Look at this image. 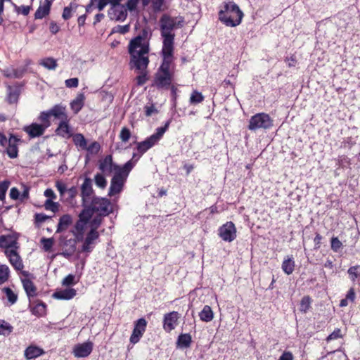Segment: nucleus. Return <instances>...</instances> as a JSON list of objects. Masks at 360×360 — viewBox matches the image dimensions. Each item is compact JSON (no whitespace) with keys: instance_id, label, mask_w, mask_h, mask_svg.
<instances>
[{"instance_id":"nucleus-34","label":"nucleus","mask_w":360,"mask_h":360,"mask_svg":"<svg viewBox=\"0 0 360 360\" xmlns=\"http://www.w3.org/2000/svg\"><path fill=\"white\" fill-rule=\"evenodd\" d=\"M52 1L46 0V3L44 5H40L34 13L35 19H42L45 16L48 15L51 11Z\"/></svg>"},{"instance_id":"nucleus-27","label":"nucleus","mask_w":360,"mask_h":360,"mask_svg":"<svg viewBox=\"0 0 360 360\" xmlns=\"http://www.w3.org/2000/svg\"><path fill=\"white\" fill-rule=\"evenodd\" d=\"M77 295V291L75 289L72 288H68L65 289H60L56 290L52 297L56 300H70L72 299Z\"/></svg>"},{"instance_id":"nucleus-11","label":"nucleus","mask_w":360,"mask_h":360,"mask_svg":"<svg viewBox=\"0 0 360 360\" xmlns=\"http://www.w3.org/2000/svg\"><path fill=\"white\" fill-rule=\"evenodd\" d=\"M135 165L136 162L131 159L125 162L122 166L115 164L112 167V171L114 172L112 177L126 182L130 172L134 167Z\"/></svg>"},{"instance_id":"nucleus-21","label":"nucleus","mask_w":360,"mask_h":360,"mask_svg":"<svg viewBox=\"0 0 360 360\" xmlns=\"http://www.w3.org/2000/svg\"><path fill=\"white\" fill-rule=\"evenodd\" d=\"M22 130L30 139H35L41 136L46 129L38 122H32L29 125L24 126Z\"/></svg>"},{"instance_id":"nucleus-2","label":"nucleus","mask_w":360,"mask_h":360,"mask_svg":"<svg viewBox=\"0 0 360 360\" xmlns=\"http://www.w3.org/2000/svg\"><path fill=\"white\" fill-rule=\"evenodd\" d=\"M244 13L233 1H224L223 8L218 12L219 20L226 27H236L243 20Z\"/></svg>"},{"instance_id":"nucleus-35","label":"nucleus","mask_w":360,"mask_h":360,"mask_svg":"<svg viewBox=\"0 0 360 360\" xmlns=\"http://www.w3.org/2000/svg\"><path fill=\"white\" fill-rule=\"evenodd\" d=\"M295 266L294 257L290 255H288L286 258L284 259L281 264V268L285 274L290 275L294 271Z\"/></svg>"},{"instance_id":"nucleus-55","label":"nucleus","mask_w":360,"mask_h":360,"mask_svg":"<svg viewBox=\"0 0 360 360\" xmlns=\"http://www.w3.org/2000/svg\"><path fill=\"white\" fill-rule=\"evenodd\" d=\"M44 205L46 210H51L54 213L58 211L60 207L59 203L53 202V200H46Z\"/></svg>"},{"instance_id":"nucleus-10","label":"nucleus","mask_w":360,"mask_h":360,"mask_svg":"<svg viewBox=\"0 0 360 360\" xmlns=\"http://www.w3.org/2000/svg\"><path fill=\"white\" fill-rule=\"evenodd\" d=\"M151 34L150 27L146 25L136 37L130 40L128 46L141 48L143 47V45L146 44L150 47L149 39Z\"/></svg>"},{"instance_id":"nucleus-62","label":"nucleus","mask_w":360,"mask_h":360,"mask_svg":"<svg viewBox=\"0 0 360 360\" xmlns=\"http://www.w3.org/2000/svg\"><path fill=\"white\" fill-rule=\"evenodd\" d=\"M130 30V25L129 24L124 25H117V27H115L112 30V33L119 32L120 33L124 34L127 33Z\"/></svg>"},{"instance_id":"nucleus-44","label":"nucleus","mask_w":360,"mask_h":360,"mask_svg":"<svg viewBox=\"0 0 360 360\" xmlns=\"http://www.w3.org/2000/svg\"><path fill=\"white\" fill-rule=\"evenodd\" d=\"M72 141L76 146H79L82 149L86 148L87 141L82 134L77 133L73 134Z\"/></svg>"},{"instance_id":"nucleus-59","label":"nucleus","mask_w":360,"mask_h":360,"mask_svg":"<svg viewBox=\"0 0 360 360\" xmlns=\"http://www.w3.org/2000/svg\"><path fill=\"white\" fill-rule=\"evenodd\" d=\"M56 187L60 193L61 198H65L66 192L68 191L66 184L60 180L56 181Z\"/></svg>"},{"instance_id":"nucleus-16","label":"nucleus","mask_w":360,"mask_h":360,"mask_svg":"<svg viewBox=\"0 0 360 360\" xmlns=\"http://www.w3.org/2000/svg\"><path fill=\"white\" fill-rule=\"evenodd\" d=\"M20 142H21V139L18 135L12 133L9 134L8 143L4 148L5 153L10 158L14 159L18 156V145Z\"/></svg>"},{"instance_id":"nucleus-6","label":"nucleus","mask_w":360,"mask_h":360,"mask_svg":"<svg viewBox=\"0 0 360 360\" xmlns=\"http://www.w3.org/2000/svg\"><path fill=\"white\" fill-rule=\"evenodd\" d=\"M89 205L95 208V213L103 216L107 217L113 212L112 208L110 207L111 205L110 200L105 197L93 195Z\"/></svg>"},{"instance_id":"nucleus-51","label":"nucleus","mask_w":360,"mask_h":360,"mask_svg":"<svg viewBox=\"0 0 360 360\" xmlns=\"http://www.w3.org/2000/svg\"><path fill=\"white\" fill-rule=\"evenodd\" d=\"M131 131L127 127H123L120 132L119 138L123 143H127L131 137Z\"/></svg>"},{"instance_id":"nucleus-12","label":"nucleus","mask_w":360,"mask_h":360,"mask_svg":"<svg viewBox=\"0 0 360 360\" xmlns=\"http://www.w3.org/2000/svg\"><path fill=\"white\" fill-rule=\"evenodd\" d=\"M219 236L226 242H232L236 238V228L232 221H227L218 229Z\"/></svg>"},{"instance_id":"nucleus-53","label":"nucleus","mask_w":360,"mask_h":360,"mask_svg":"<svg viewBox=\"0 0 360 360\" xmlns=\"http://www.w3.org/2000/svg\"><path fill=\"white\" fill-rule=\"evenodd\" d=\"M94 181L96 185L101 188L103 189L107 186V180L102 173H97L94 176Z\"/></svg>"},{"instance_id":"nucleus-7","label":"nucleus","mask_w":360,"mask_h":360,"mask_svg":"<svg viewBox=\"0 0 360 360\" xmlns=\"http://www.w3.org/2000/svg\"><path fill=\"white\" fill-rule=\"evenodd\" d=\"M5 255L8 258L11 264L16 271H21V274L26 278H34L33 274L27 271H22L24 267L20 256L17 252V249L6 250Z\"/></svg>"},{"instance_id":"nucleus-24","label":"nucleus","mask_w":360,"mask_h":360,"mask_svg":"<svg viewBox=\"0 0 360 360\" xmlns=\"http://www.w3.org/2000/svg\"><path fill=\"white\" fill-rule=\"evenodd\" d=\"M57 136L63 138L69 139L73 136L72 129L70 124V118L65 120H60L58 127L55 130Z\"/></svg>"},{"instance_id":"nucleus-15","label":"nucleus","mask_w":360,"mask_h":360,"mask_svg":"<svg viewBox=\"0 0 360 360\" xmlns=\"http://www.w3.org/2000/svg\"><path fill=\"white\" fill-rule=\"evenodd\" d=\"M98 232H94L89 231L86 235V238L84 240L83 245L81 247V249L78 250L79 253L84 252L89 255L91 253L94 249L96 242L97 239L99 238Z\"/></svg>"},{"instance_id":"nucleus-58","label":"nucleus","mask_w":360,"mask_h":360,"mask_svg":"<svg viewBox=\"0 0 360 360\" xmlns=\"http://www.w3.org/2000/svg\"><path fill=\"white\" fill-rule=\"evenodd\" d=\"M43 248L46 252L50 251L53 245V239L52 238H42L40 240Z\"/></svg>"},{"instance_id":"nucleus-23","label":"nucleus","mask_w":360,"mask_h":360,"mask_svg":"<svg viewBox=\"0 0 360 360\" xmlns=\"http://www.w3.org/2000/svg\"><path fill=\"white\" fill-rule=\"evenodd\" d=\"M22 84L17 82L14 86H7L6 101L9 104L16 103L18 101Z\"/></svg>"},{"instance_id":"nucleus-50","label":"nucleus","mask_w":360,"mask_h":360,"mask_svg":"<svg viewBox=\"0 0 360 360\" xmlns=\"http://www.w3.org/2000/svg\"><path fill=\"white\" fill-rule=\"evenodd\" d=\"M52 217L48 216L44 213H35L34 216V224L36 227H40L41 225L47 219Z\"/></svg>"},{"instance_id":"nucleus-20","label":"nucleus","mask_w":360,"mask_h":360,"mask_svg":"<svg viewBox=\"0 0 360 360\" xmlns=\"http://www.w3.org/2000/svg\"><path fill=\"white\" fill-rule=\"evenodd\" d=\"M60 244L64 247H67V248L60 253L61 255L67 259L72 257L76 252L77 244L73 238L68 239L66 236H61L60 237Z\"/></svg>"},{"instance_id":"nucleus-1","label":"nucleus","mask_w":360,"mask_h":360,"mask_svg":"<svg viewBox=\"0 0 360 360\" xmlns=\"http://www.w3.org/2000/svg\"><path fill=\"white\" fill-rule=\"evenodd\" d=\"M171 122L172 119H169L163 126L158 127L155 131L145 140L139 142L134 141L133 143L136 145V147L134 148V152L132 154L131 160L136 163L148 150L158 144L167 131Z\"/></svg>"},{"instance_id":"nucleus-33","label":"nucleus","mask_w":360,"mask_h":360,"mask_svg":"<svg viewBox=\"0 0 360 360\" xmlns=\"http://www.w3.org/2000/svg\"><path fill=\"white\" fill-rule=\"evenodd\" d=\"M192 343V337L190 333H181L176 340V347L181 349L188 348Z\"/></svg>"},{"instance_id":"nucleus-52","label":"nucleus","mask_w":360,"mask_h":360,"mask_svg":"<svg viewBox=\"0 0 360 360\" xmlns=\"http://www.w3.org/2000/svg\"><path fill=\"white\" fill-rule=\"evenodd\" d=\"M342 247V243L339 240L338 237L333 236L330 238V248L334 252H339Z\"/></svg>"},{"instance_id":"nucleus-26","label":"nucleus","mask_w":360,"mask_h":360,"mask_svg":"<svg viewBox=\"0 0 360 360\" xmlns=\"http://www.w3.org/2000/svg\"><path fill=\"white\" fill-rule=\"evenodd\" d=\"M108 15L110 20L123 22L127 17V12L124 6L110 8L108 11Z\"/></svg>"},{"instance_id":"nucleus-43","label":"nucleus","mask_w":360,"mask_h":360,"mask_svg":"<svg viewBox=\"0 0 360 360\" xmlns=\"http://www.w3.org/2000/svg\"><path fill=\"white\" fill-rule=\"evenodd\" d=\"M312 302V299L309 295L304 296L301 300L300 304L299 310L304 314H306L309 309L311 308V304Z\"/></svg>"},{"instance_id":"nucleus-48","label":"nucleus","mask_w":360,"mask_h":360,"mask_svg":"<svg viewBox=\"0 0 360 360\" xmlns=\"http://www.w3.org/2000/svg\"><path fill=\"white\" fill-rule=\"evenodd\" d=\"M10 276V269L6 264L0 265V285L6 282Z\"/></svg>"},{"instance_id":"nucleus-37","label":"nucleus","mask_w":360,"mask_h":360,"mask_svg":"<svg viewBox=\"0 0 360 360\" xmlns=\"http://www.w3.org/2000/svg\"><path fill=\"white\" fill-rule=\"evenodd\" d=\"M72 218L70 214H65L62 215L57 225L56 233H60L68 229V227L72 224Z\"/></svg>"},{"instance_id":"nucleus-19","label":"nucleus","mask_w":360,"mask_h":360,"mask_svg":"<svg viewBox=\"0 0 360 360\" xmlns=\"http://www.w3.org/2000/svg\"><path fill=\"white\" fill-rule=\"evenodd\" d=\"M94 344L91 341H86L84 343L76 345L73 349V354L75 357H87L92 352Z\"/></svg>"},{"instance_id":"nucleus-4","label":"nucleus","mask_w":360,"mask_h":360,"mask_svg":"<svg viewBox=\"0 0 360 360\" xmlns=\"http://www.w3.org/2000/svg\"><path fill=\"white\" fill-rule=\"evenodd\" d=\"M128 46V53L129 54V68H135L139 71L146 70L150 63L147 55L150 51V47L148 45H143V47Z\"/></svg>"},{"instance_id":"nucleus-17","label":"nucleus","mask_w":360,"mask_h":360,"mask_svg":"<svg viewBox=\"0 0 360 360\" xmlns=\"http://www.w3.org/2000/svg\"><path fill=\"white\" fill-rule=\"evenodd\" d=\"M180 318V314L178 311H172L167 313L163 317V328L167 332L170 333L178 325V320Z\"/></svg>"},{"instance_id":"nucleus-57","label":"nucleus","mask_w":360,"mask_h":360,"mask_svg":"<svg viewBox=\"0 0 360 360\" xmlns=\"http://www.w3.org/2000/svg\"><path fill=\"white\" fill-rule=\"evenodd\" d=\"M188 307H189V308L187 310V311L186 312L185 317L186 316H188L189 315H191V318L187 319L188 324L189 326H191L192 327V328L194 329V330H195V327H196L195 321V311H194L193 309H191V307H192L191 304H190Z\"/></svg>"},{"instance_id":"nucleus-47","label":"nucleus","mask_w":360,"mask_h":360,"mask_svg":"<svg viewBox=\"0 0 360 360\" xmlns=\"http://www.w3.org/2000/svg\"><path fill=\"white\" fill-rule=\"evenodd\" d=\"M204 96L201 92L193 90L190 96L189 103L191 105L198 104L204 101Z\"/></svg>"},{"instance_id":"nucleus-39","label":"nucleus","mask_w":360,"mask_h":360,"mask_svg":"<svg viewBox=\"0 0 360 360\" xmlns=\"http://www.w3.org/2000/svg\"><path fill=\"white\" fill-rule=\"evenodd\" d=\"M51 116L48 110L41 111L37 117L38 123L46 129L51 125Z\"/></svg>"},{"instance_id":"nucleus-63","label":"nucleus","mask_w":360,"mask_h":360,"mask_svg":"<svg viewBox=\"0 0 360 360\" xmlns=\"http://www.w3.org/2000/svg\"><path fill=\"white\" fill-rule=\"evenodd\" d=\"M284 61L287 63L288 68L295 67L297 63V57L295 54L291 55L290 57H285Z\"/></svg>"},{"instance_id":"nucleus-18","label":"nucleus","mask_w":360,"mask_h":360,"mask_svg":"<svg viewBox=\"0 0 360 360\" xmlns=\"http://www.w3.org/2000/svg\"><path fill=\"white\" fill-rule=\"evenodd\" d=\"M81 196H82V204L85 202H89L91 200V196L94 193V191L92 186V180L90 177L85 176L84 182L81 185Z\"/></svg>"},{"instance_id":"nucleus-40","label":"nucleus","mask_w":360,"mask_h":360,"mask_svg":"<svg viewBox=\"0 0 360 360\" xmlns=\"http://www.w3.org/2000/svg\"><path fill=\"white\" fill-rule=\"evenodd\" d=\"M31 312L33 315L37 317H41L46 315V304L41 300L31 309Z\"/></svg>"},{"instance_id":"nucleus-8","label":"nucleus","mask_w":360,"mask_h":360,"mask_svg":"<svg viewBox=\"0 0 360 360\" xmlns=\"http://www.w3.org/2000/svg\"><path fill=\"white\" fill-rule=\"evenodd\" d=\"M140 0H127L125 6L129 11L136 10ZM143 7L147 6L151 3L153 11L155 13L162 11V6L165 4V0H141Z\"/></svg>"},{"instance_id":"nucleus-36","label":"nucleus","mask_w":360,"mask_h":360,"mask_svg":"<svg viewBox=\"0 0 360 360\" xmlns=\"http://www.w3.org/2000/svg\"><path fill=\"white\" fill-rule=\"evenodd\" d=\"M85 96L83 93L79 94L75 99L71 101L70 107L75 114H77L84 105Z\"/></svg>"},{"instance_id":"nucleus-46","label":"nucleus","mask_w":360,"mask_h":360,"mask_svg":"<svg viewBox=\"0 0 360 360\" xmlns=\"http://www.w3.org/2000/svg\"><path fill=\"white\" fill-rule=\"evenodd\" d=\"M1 290L6 295L11 305L14 304L17 302L18 295L15 293L11 288L4 287Z\"/></svg>"},{"instance_id":"nucleus-22","label":"nucleus","mask_w":360,"mask_h":360,"mask_svg":"<svg viewBox=\"0 0 360 360\" xmlns=\"http://www.w3.org/2000/svg\"><path fill=\"white\" fill-rule=\"evenodd\" d=\"M162 48L160 52L162 58H174V37H162Z\"/></svg>"},{"instance_id":"nucleus-14","label":"nucleus","mask_w":360,"mask_h":360,"mask_svg":"<svg viewBox=\"0 0 360 360\" xmlns=\"http://www.w3.org/2000/svg\"><path fill=\"white\" fill-rule=\"evenodd\" d=\"M19 237L20 233L16 231H13L11 234L0 236V248L6 250L18 249Z\"/></svg>"},{"instance_id":"nucleus-29","label":"nucleus","mask_w":360,"mask_h":360,"mask_svg":"<svg viewBox=\"0 0 360 360\" xmlns=\"http://www.w3.org/2000/svg\"><path fill=\"white\" fill-rule=\"evenodd\" d=\"M124 184L125 182L122 180L112 177L108 195L112 197L120 193L124 188Z\"/></svg>"},{"instance_id":"nucleus-61","label":"nucleus","mask_w":360,"mask_h":360,"mask_svg":"<svg viewBox=\"0 0 360 360\" xmlns=\"http://www.w3.org/2000/svg\"><path fill=\"white\" fill-rule=\"evenodd\" d=\"M360 266L359 265L352 266L349 268L347 270V273L349 276V278L352 281H355L356 278L358 277L359 274L357 272V269H359Z\"/></svg>"},{"instance_id":"nucleus-25","label":"nucleus","mask_w":360,"mask_h":360,"mask_svg":"<svg viewBox=\"0 0 360 360\" xmlns=\"http://www.w3.org/2000/svg\"><path fill=\"white\" fill-rule=\"evenodd\" d=\"M50 115L56 120H65L69 119L66 111V106L59 103L54 105L51 108L48 110Z\"/></svg>"},{"instance_id":"nucleus-45","label":"nucleus","mask_w":360,"mask_h":360,"mask_svg":"<svg viewBox=\"0 0 360 360\" xmlns=\"http://www.w3.org/2000/svg\"><path fill=\"white\" fill-rule=\"evenodd\" d=\"M13 330V327L4 319H0V335L8 336Z\"/></svg>"},{"instance_id":"nucleus-13","label":"nucleus","mask_w":360,"mask_h":360,"mask_svg":"<svg viewBox=\"0 0 360 360\" xmlns=\"http://www.w3.org/2000/svg\"><path fill=\"white\" fill-rule=\"evenodd\" d=\"M147 323V321L143 317L134 321V329L129 338L131 343L134 345L140 341L146 330Z\"/></svg>"},{"instance_id":"nucleus-38","label":"nucleus","mask_w":360,"mask_h":360,"mask_svg":"<svg viewBox=\"0 0 360 360\" xmlns=\"http://www.w3.org/2000/svg\"><path fill=\"white\" fill-rule=\"evenodd\" d=\"M199 317L202 321L210 322L214 319V312L209 305H205L199 313Z\"/></svg>"},{"instance_id":"nucleus-56","label":"nucleus","mask_w":360,"mask_h":360,"mask_svg":"<svg viewBox=\"0 0 360 360\" xmlns=\"http://www.w3.org/2000/svg\"><path fill=\"white\" fill-rule=\"evenodd\" d=\"M140 74L136 77V85L143 86L148 79V72L146 70L139 71Z\"/></svg>"},{"instance_id":"nucleus-5","label":"nucleus","mask_w":360,"mask_h":360,"mask_svg":"<svg viewBox=\"0 0 360 360\" xmlns=\"http://www.w3.org/2000/svg\"><path fill=\"white\" fill-rule=\"evenodd\" d=\"M274 126V120L266 112H259L252 115L249 120L248 129L255 131L259 129H270Z\"/></svg>"},{"instance_id":"nucleus-31","label":"nucleus","mask_w":360,"mask_h":360,"mask_svg":"<svg viewBox=\"0 0 360 360\" xmlns=\"http://www.w3.org/2000/svg\"><path fill=\"white\" fill-rule=\"evenodd\" d=\"M21 282L23 286V288L26 292L27 296L29 298L34 297L37 295V287L34 284V283L30 278H21Z\"/></svg>"},{"instance_id":"nucleus-60","label":"nucleus","mask_w":360,"mask_h":360,"mask_svg":"<svg viewBox=\"0 0 360 360\" xmlns=\"http://www.w3.org/2000/svg\"><path fill=\"white\" fill-rule=\"evenodd\" d=\"M66 193H68V197L66 198V200L68 202H72L78 193L77 188L76 186H73L70 187L69 189H68Z\"/></svg>"},{"instance_id":"nucleus-64","label":"nucleus","mask_w":360,"mask_h":360,"mask_svg":"<svg viewBox=\"0 0 360 360\" xmlns=\"http://www.w3.org/2000/svg\"><path fill=\"white\" fill-rule=\"evenodd\" d=\"M342 338L341 330L340 328H335L327 338L326 341L329 342L332 340H336Z\"/></svg>"},{"instance_id":"nucleus-42","label":"nucleus","mask_w":360,"mask_h":360,"mask_svg":"<svg viewBox=\"0 0 360 360\" xmlns=\"http://www.w3.org/2000/svg\"><path fill=\"white\" fill-rule=\"evenodd\" d=\"M105 216L101 215L99 214H96V215L92 219H91L89 221V231H94V232H98V229L100 227V226L102 224L103 218Z\"/></svg>"},{"instance_id":"nucleus-54","label":"nucleus","mask_w":360,"mask_h":360,"mask_svg":"<svg viewBox=\"0 0 360 360\" xmlns=\"http://www.w3.org/2000/svg\"><path fill=\"white\" fill-rule=\"evenodd\" d=\"M11 182L8 180H4L0 182V200L5 201L7 190Z\"/></svg>"},{"instance_id":"nucleus-49","label":"nucleus","mask_w":360,"mask_h":360,"mask_svg":"<svg viewBox=\"0 0 360 360\" xmlns=\"http://www.w3.org/2000/svg\"><path fill=\"white\" fill-rule=\"evenodd\" d=\"M40 65L48 70H54L58 65L56 60L51 57L42 59L40 62Z\"/></svg>"},{"instance_id":"nucleus-32","label":"nucleus","mask_w":360,"mask_h":360,"mask_svg":"<svg viewBox=\"0 0 360 360\" xmlns=\"http://www.w3.org/2000/svg\"><path fill=\"white\" fill-rule=\"evenodd\" d=\"M116 163L113 162L112 155H107L102 160H100L98 169L103 173L112 172L113 165Z\"/></svg>"},{"instance_id":"nucleus-9","label":"nucleus","mask_w":360,"mask_h":360,"mask_svg":"<svg viewBox=\"0 0 360 360\" xmlns=\"http://www.w3.org/2000/svg\"><path fill=\"white\" fill-rule=\"evenodd\" d=\"M160 27L162 37H175L172 31L174 28V18L168 14H163L160 18Z\"/></svg>"},{"instance_id":"nucleus-3","label":"nucleus","mask_w":360,"mask_h":360,"mask_svg":"<svg viewBox=\"0 0 360 360\" xmlns=\"http://www.w3.org/2000/svg\"><path fill=\"white\" fill-rule=\"evenodd\" d=\"M172 60L171 58H162V63L154 75L152 86H155L159 90L169 89L174 78V73L170 70Z\"/></svg>"},{"instance_id":"nucleus-28","label":"nucleus","mask_w":360,"mask_h":360,"mask_svg":"<svg viewBox=\"0 0 360 360\" xmlns=\"http://www.w3.org/2000/svg\"><path fill=\"white\" fill-rule=\"evenodd\" d=\"M83 210L79 214V219L85 222L86 224H89L93 215L95 214V208L91 207L89 202H85L82 204Z\"/></svg>"},{"instance_id":"nucleus-41","label":"nucleus","mask_w":360,"mask_h":360,"mask_svg":"<svg viewBox=\"0 0 360 360\" xmlns=\"http://www.w3.org/2000/svg\"><path fill=\"white\" fill-rule=\"evenodd\" d=\"M82 274V273L80 272L77 276L72 274H68L63 278L62 285L68 287L75 285L79 281Z\"/></svg>"},{"instance_id":"nucleus-30","label":"nucleus","mask_w":360,"mask_h":360,"mask_svg":"<svg viewBox=\"0 0 360 360\" xmlns=\"http://www.w3.org/2000/svg\"><path fill=\"white\" fill-rule=\"evenodd\" d=\"M44 354V349L36 345L28 346L24 352V356L27 360L37 358Z\"/></svg>"}]
</instances>
